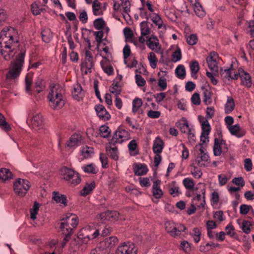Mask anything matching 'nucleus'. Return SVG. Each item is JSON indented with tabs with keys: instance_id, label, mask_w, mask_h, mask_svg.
<instances>
[{
	"instance_id": "obj_1",
	"label": "nucleus",
	"mask_w": 254,
	"mask_h": 254,
	"mask_svg": "<svg viewBox=\"0 0 254 254\" xmlns=\"http://www.w3.org/2000/svg\"><path fill=\"white\" fill-rule=\"evenodd\" d=\"M14 30L11 27L4 28L0 33V51L3 58L9 61L15 55L13 45L17 44L18 40H14L13 34Z\"/></svg>"
},
{
	"instance_id": "obj_2",
	"label": "nucleus",
	"mask_w": 254,
	"mask_h": 254,
	"mask_svg": "<svg viewBox=\"0 0 254 254\" xmlns=\"http://www.w3.org/2000/svg\"><path fill=\"white\" fill-rule=\"evenodd\" d=\"M61 220L62 222L58 223V225H59V229L64 235V239L62 242V246L63 248L71 239L74 229L78 224L79 219L76 215L67 213L65 217L61 219Z\"/></svg>"
},
{
	"instance_id": "obj_3",
	"label": "nucleus",
	"mask_w": 254,
	"mask_h": 254,
	"mask_svg": "<svg viewBox=\"0 0 254 254\" xmlns=\"http://www.w3.org/2000/svg\"><path fill=\"white\" fill-rule=\"evenodd\" d=\"M25 53V51L22 50L16 55L15 60L6 74L5 77L7 80L9 81L19 77L23 65Z\"/></svg>"
},
{
	"instance_id": "obj_4",
	"label": "nucleus",
	"mask_w": 254,
	"mask_h": 254,
	"mask_svg": "<svg viewBox=\"0 0 254 254\" xmlns=\"http://www.w3.org/2000/svg\"><path fill=\"white\" fill-rule=\"evenodd\" d=\"M50 107L55 110L62 108L64 105L62 90L59 85L55 86L51 88L48 95Z\"/></svg>"
},
{
	"instance_id": "obj_5",
	"label": "nucleus",
	"mask_w": 254,
	"mask_h": 254,
	"mask_svg": "<svg viewBox=\"0 0 254 254\" xmlns=\"http://www.w3.org/2000/svg\"><path fill=\"white\" fill-rule=\"evenodd\" d=\"M61 172L63 178L73 186L81 182L79 174L74 170L67 167H64L61 170Z\"/></svg>"
},
{
	"instance_id": "obj_6",
	"label": "nucleus",
	"mask_w": 254,
	"mask_h": 254,
	"mask_svg": "<svg viewBox=\"0 0 254 254\" xmlns=\"http://www.w3.org/2000/svg\"><path fill=\"white\" fill-rule=\"evenodd\" d=\"M165 228L166 232L174 238H181V234L185 232L187 228L182 224L176 225L173 221H167L165 223Z\"/></svg>"
},
{
	"instance_id": "obj_7",
	"label": "nucleus",
	"mask_w": 254,
	"mask_h": 254,
	"mask_svg": "<svg viewBox=\"0 0 254 254\" xmlns=\"http://www.w3.org/2000/svg\"><path fill=\"white\" fill-rule=\"evenodd\" d=\"M30 185V183L27 180L18 178L13 183V190L18 195L24 196L29 190Z\"/></svg>"
},
{
	"instance_id": "obj_8",
	"label": "nucleus",
	"mask_w": 254,
	"mask_h": 254,
	"mask_svg": "<svg viewBox=\"0 0 254 254\" xmlns=\"http://www.w3.org/2000/svg\"><path fill=\"white\" fill-rule=\"evenodd\" d=\"M129 138L130 133L122 127H120L114 133L109 144L115 146L117 143H122Z\"/></svg>"
},
{
	"instance_id": "obj_9",
	"label": "nucleus",
	"mask_w": 254,
	"mask_h": 254,
	"mask_svg": "<svg viewBox=\"0 0 254 254\" xmlns=\"http://www.w3.org/2000/svg\"><path fill=\"white\" fill-rule=\"evenodd\" d=\"M198 189L200 190L199 193H201L202 199H201V195L200 194H197L193 198L191 203L194 204V205L197 207L199 208L201 207L204 208L206 203L205 200V187L204 185L202 183L198 184L195 187V190Z\"/></svg>"
},
{
	"instance_id": "obj_10",
	"label": "nucleus",
	"mask_w": 254,
	"mask_h": 254,
	"mask_svg": "<svg viewBox=\"0 0 254 254\" xmlns=\"http://www.w3.org/2000/svg\"><path fill=\"white\" fill-rule=\"evenodd\" d=\"M93 56L91 52L87 50L85 52L84 62L81 64V70L84 72L85 74L92 72V68L93 67Z\"/></svg>"
},
{
	"instance_id": "obj_11",
	"label": "nucleus",
	"mask_w": 254,
	"mask_h": 254,
	"mask_svg": "<svg viewBox=\"0 0 254 254\" xmlns=\"http://www.w3.org/2000/svg\"><path fill=\"white\" fill-rule=\"evenodd\" d=\"M134 245L130 243L121 244L116 251V254H136Z\"/></svg>"
},
{
	"instance_id": "obj_12",
	"label": "nucleus",
	"mask_w": 254,
	"mask_h": 254,
	"mask_svg": "<svg viewBox=\"0 0 254 254\" xmlns=\"http://www.w3.org/2000/svg\"><path fill=\"white\" fill-rule=\"evenodd\" d=\"M122 75L118 74L116 78L113 80L112 86L110 87V91L115 96H119L121 94L122 89V84L121 81L122 80Z\"/></svg>"
},
{
	"instance_id": "obj_13",
	"label": "nucleus",
	"mask_w": 254,
	"mask_h": 254,
	"mask_svg": "<svg viewBox=\"0 0 254 254\" xmlns=\"http://www.w3.org/2000/svg\"><path fill=\"white\" fill-rule=\"evenodd\" d=\"M95 110L98 117L100 120L104 121H108L111 118V115L107 112L106 108L102 105H96Z\"/></svg>"
},
{
	"instance_id": "obj_14",
	"label": "nucleus",
	"mask_w": 254,
	"mask_h": 254,
	"mask_svg": "<svg viewBox=\"0 0 254 254\" xmlns=\"http://www.w3.org/2000/svg\"><path fill=\"white\" fill-rule=\"evenodd\" d=\"M118 242V239L116 237L112 236L108 238L105 239V240L101 242L100 244V248H103V249H105L108 251V250H110L113 248Z\"/></svg>"
},
{
	"instance_id": "obj_15",
	"label": "nucleus",
	"mask_w": 254,
	"mask_h": 254,
	"mask_svg": "<svg viewBox=\"0 0 254 254\" xmlns=\"http://www.w3.org/2000/svg\"><path fill=\"white\" fill-rule=\"evenodd\" d=\"M201 89L203 91V102L206 105H210L212 103L211 97L212 96V92L210 90V88L209 86H202Z\"/></svg>"
},
{
	"instance_id": "obj_16",
	"label": "nucleus",
	"mask_w": 254,
	"mask_h": 254,
	"mask_svg": "<svg viewBox=\"0 0 254 254\" xmlns=\"http://www.w3.org/2000/svg\"><path fill=\"white\" fill-rule=\"evenodd\" d=\"M88 230L89 228L86 226L81 229L77 234V238L83 244H87L91 239L89 233L90 230Z\"/></svg>"
},
{
	"instance_id": "obj_17",
	"label": "nucleus",
	"mask_w": 254,
	"mask_h": 254,
	"mask_svg": "<svg viewBox=\"0 0 254 254\" xmlns=\"http://www.w3.org/2000/svg\"><path fill=\"white\" fill-rule=\"evenodd\" d=\"M31 125L33 128L36 130L43 127V120L40 113H37L32 117Z\"/></svg>"
},
{
	"instance_id": "obj_18",
	"label": "nucleus",
	"mask_w": 254,
	"mask_h": 254,
	"mask_svg": "<svg viewBox=\"0 0 254 254\" xmlns=\"http://www.w3.org/2000/svg\"><path fill=\"white\" fill-rule=\"evenodd\" d=\"M82 140L81 135L79 134L75 133L70 136L69 140L66 142V145L70 147L77 146L80 145Z\"/></svg>"
},
{
	"instance_id": "obj_19",
	"label": "nucleus",
	"mask_w": 254,
	"mask_h": 254,
	"mask_svg": "<svg viewBox=\"0 0 254 254\" xmlns=\"http://www.w3.org/2000/svg\"><path fill=\"white\" fill-rule=\"evenodd\" d=\"M160 184L161 181L159 180L153 182L152 191L153 195L155 198H160L163 194V191L160 189Z\"/></svg>"
},
{
	"instance_id": "obj_20",
	"label": "nucleus",
	"mask_w": 254,
	"mask_h": 254,
	"mask_svg": "<svg viewBox=\"0 0 254 254\" xmlns=\"http://www.w3.org/2000/svg\"><path fill=\"white\" fill-rule=\"evenodd\" d=\"M72 95L73 98L78 101L82 99L84 96V93L80 84L77 83L73 86V90L72 91Z\"/></svg>"
},
{
	"instance_id": "obj_21",
	"label": "nucleus",
	"mask_w": 254,
	"mask_h": 254,
	"mask_svg": "<svg viewBox=\"0 0 254 254\" xmlns=\"http://www.w3.org/2000/svg\"><path fill=\"white\" fill-rule=\"evenodd\" d=\"M164 143L163 141L159 137H157L153 142V151L155 154H160L162 152L164 148Z\"/></svg>"
},
{
	"instance_id": "obj_22",
	"label": "nucleus",
	"mask_w": 254,
	"mask_h": 254,
	"mask_svg": "<svg viewBox=\"0 0 254 254\" xmlns=\"http://www.w3.org/2000/svg\"><path fill=\"white\" fill-rule=\"evenodd\" d=\"M242 84L247 88H250L253 84V81L250 75L245 71H243L240 75Z\"/></svg>"
},
{
	"instance_id": "obj_23",
	"label": "nucleus",
	"mask_w": 254,
	"mask_h": 254,
	"mask_svg": "<svg viewBox=\"0 0 254 254\" xmlns=\"http://www.w3.org/2000/svg\"><path fill=\"white\" fill-rule=\"evenodd\" d=\"M53 199L58 203H61L64 206H67V197L64 194L60 193L59 191H53Z\"/></svg>"
},
{
	"instance_id": "obj_24",
	"label": "nucleus",
	"mask_w": 254,
	"mask_h": 254,
	"mask_svg": "<svg viewBox=\"0 0 254 254\" xmlns=\"http://www.w3.org/2000/svg\"><path fill=\"white\" fill-rule=\"evenodd\" d=\"M228 128L231 134L237 136V137H241L245 134V132L241 129L239 124L230 126L228 127Z\"/></svg>"
},
{
	"instance_id": "obj_25",
	"label": "nucleus",
	"mask_w": 254,
	"mask_h": 254,
	"mask_svg": "<svg viewBox=\"0 0 254 254\" xmlns=\"http://www.w3.org/2000/svg\"><path fill=\"white\" fill-rule=\"evenodd\" d=\"M13 179V174L8 169H0V181L5 182L6 181Z\"/></svg>"
},
{
	"instance_id": "obj_26",
	"label": "nucleus",
	"mask_w": 254,
	"mask_h": 254,
	"mask_svg": "<svg viewBox=\"0 0 254 254\" xmlns=\"http://www.w3.org/2000/svg\"><path fill=\"white\" fill-rule=\"evenodd\" d=\"M221 146L219 137L218 136L215 137L213 146V153L215 156H220L223 152V148Z\"/></svg>"
},
{
	"instance_id": "obj_27",
	"label": "nucleus",
	"mask_w": 254,
	"mask_h": 254,
	"mask_svg": "<svg viewBox=\"0 0 254 254\" xmlns=\"http://www.w3.org/2000/svg\"><path fill=\"white\" fill-rule=\"evenodd\" d=\"M148 169L144 164H139L134 169V174L136 176H142L146 174Z\"/></svg>"
},
{
	"instance_id": "obj_28",
	"label": "nucleus",
	"mask_w": 254,
	"mask_h": 254,
	"mask_svg": "<svg viewBox=\"0 0 254 254\" xmlns=\"http://www.w3.org/2000/svg\"><path fill=\"white\" fill-rule=\"evenodd\" d=\"M235 102L231 96L228 97L227 102L225 105V113L227 114L231 113L235 108Z\"/></svg>"
},
{
	"instance_id": "obj_29",
	"label": "nucleus",
	"mask_w": 254,
	"mask_h": 254,
	"mask_svg": "<svg viewBox=\"0 0 254 254\" xmlns=\"http://www.w3.org/2000/svg\"><path fill=\"white\" fill-rule=\"evenodd\" d=\"M43 41L47 43H49L53 39V33L49 29H45L41 32Z\"/></svg>"
},
{
	"instance_id": "obj_30",
	"label": "nucleus",
	"mask_w": 254,
	"mask_h": 254,
	"mask_svg": "<svg viewBox=\"0 0 254 254\" xmlns=\"http://www.w3.org/2000/svg\"><path fill=\"white\" fill-rule=\"evenodd\" d=\"M182 121L184 122L183 123L177 122L176 123V126L180 128L182 132L186 133L189 130V129H190V128L189 127L188 121L186 118L183 117L182 118Z\"/></svg>"
},
{
	"instance_id": "obj_31",
	"label": "nucleus",
	"mask_w": 254,
	"mask_h": 254,
	"mask_svg": "<svg viewBox=\"0 0 254 254\" xmlns=\"http://www.w3.org/2000/svg\"><path fill=\"white\" fill-rule=\"evenodd\" d=\"M110 145V147L106 146V151L111 158L117 160L119 159L118 148L116 147H112Z\"/></svg>"
},
{
	"instance_id": "obj_32",
	"label": "nucleus",
	"mask_w": 254,
	"mask_h": 254,
	"mask_svg": "<svg viewBox=\"0 0 254 254\" xmlns=\"http://www.w3.org/2000/svg\"><path fill=\"white\" fill-rule=\"evenodd\" d=\"M190 67L191 70V75L192 77L196 78V74L199 70L198 62L195 60L191 62Z\"/></svg>"
},
{
	"instance_id": "obj_33",
	"label": "nucleus",
	"mask_w": 254,
	"mask_h": 254,
	"mask_svg": "<svg viewBox=\"0 0 254 254\" xmlns=\"http://www.w3.org/2000/svg\"><path fill=\"white\" fill-rule=\"evenodd\" d=\"M95 188V183L93 182L90 184H87L83 189L81 190L80 194L82 196H86L91 192Z\"/></svg>"
},
{
	"instance_id": "obj_34",
	"label": "nucleus",
	"mask_w": 254,
	"mask_h": 254,
	"mask_svg": "<svg viewBox=\"0 0 254 254\" xmlns=\"http://www.w3.org/2000/svg\"><path fill=\"white\" fill-rule=\"evenodd\" d=\"M151 20L156 25L158 26V29H161L162 27L166 28V26L163 24V21L158 14H153Z\"/></svg>"
},
{
	"instance_id": "obj_35",
	"label": "nucleus",
	"mask_w": 254,
	"mask_h": 254,
	"mask_svg": "<svg viewBox=\"0 0 254 254\" xmlns=\"http://www.w3.org/2000/svg\"><path fill=\"white\" fill-rule=\"evenodd\" d=\"M175 73L178 78L183 79L186 76V69L183 65H179L175 69Z\"/></svg>"
},
{
	"instance_id": "obj_36",
	"label": "nucleus",
	"mask_w": 254,
	"mask_h": 254,
	"mask_svg": "<svg viewBox=\"0 0 254 254\" xmlns=\"http://www.w3.org/2000/svg\"><path fill=\"white\" fill-rule=\"evenodd\" d=\"M93 12L95 15H102L103 13L100 11L101 3L98 0H94L92 4Z\"/></svg>"
},
{
	"instance_id": "obj_37",
	"label": "nucleus",
	"mask_w": 254,
	"mask_h": 254,
	"mask_svg": "<svg viewBox=\"0 0 254 254\" xmlns=\"http://www.w3.org/2000/svg\"><path fill=\"white\" fill-rule=\"evenodd\" d=\"M202 132L201 138L204 136V134L208 135L210 132L211 127L207 119H205L201 125Z\"/></svg>"
},
{
	"instance_id": "obj_38",
	"label": "nucleus",
	"mask_w": 254,
	"mask_h": 254,
	"mask_svg": "<svg viewBox=\"0 0 254 254\" xmlns=\"http://www.w3.org/2000/svg\"><path fill=\"white\" fill-rule=\"evenodd\" d=\"M106 61H101L100 62V64L103 71L108 75H113L114 74V68L113 66L111 65L106 66Z\"/></svg>"
},
{
	"instance_id": "obj_39",
	"label": "nucleus",
	"mask_w": 254,
	"mask_h": 254,
	"mask_svg": "<svg viewBox=\"0 0 254 254\" xmlns=\"http://www.w3.org/2000/svg\"><path fill=\"white\" fill-rule=\"evenodd\" d=\"M142 105V101L138 98H135L132 101V111L135 114Z\"/></svg>"
},
{
	"instance_id": "obj_40",
	"label": "nucleus",
	"mask_w": 254,
	"mask_h": 254,
	"mask_svg": "<svg viewBox=\"0 0 254 254\" xmlns=\"http://www.w3.org/2000/svg\"><path fill=\"white\" fill-rule=\"evenodd\" d=\"M193 7L194 11L198 17H203L205 15V11L203 10V7L199 2L194 4Z\"/></svg>"
},
{
	"instance_id": "obj_41",
	"label": "nucleus",
	"mask_w": 254,
	"mask_h": 254,
	"mask_svg": "<svg viewBox=\"0 0 254 254\" xmlns=\"http://www.w3.org/2000/svg\"><path fill=\"white\" fill-rule=\"evenodd\" d=\"M183 184L187 189L192 190H195V188H194V183L191 178H187L184 179L183 181Z\"/></svg>"
},
{
	"instance_id": "obj_42",
	"label": "nucleus",
	"mask_w": 254,
	"mask_h": 254,
	"mask_svg": "<svg viewBox=\"0 0 254 254\" xmlns=\"http://www.w3.org/2000/svg\"><path fill=\"white\" fill-rule=\"evenodd\" d=\"M148 60L149 62L150 66L152 68H155L157 66L158 60L155 54L153 52H150L148 57Z\"/></svg>"
},
{
	"instance_id": "obj_43",
	"label": "nucleus",
	"mask_w": 254,
	"mask_h": 254,
	"mask_svg": "<svg viewBox=\"0 0 254 254\" xmlns=\"http://www.w3.org/2000/svg\"><path fill=\"white\" fill-rule=\"evenodd\" d=\"M147 21H143L140 24L141 29V35L142 36H146L149 34L150 30L147 25Z\"/></svg>"
},
{
	"instance_id": "obj_44",
	"label": "nucleus",
	"mask_w": 254,
	"mask_h": 254,
	"mask_svg": "<svg viewBox=\"0 0 254 254\" xmlns=\"http://www.w3.org/2000/svg\"><path fill=\"white\" fill-rule=\"evenodd\" d=\"M36 90L38 93L42 91L45 88V82L42 78H38L35 82Z\"/></svg>"
},
{
	"instance_id": "obj_45",
	"label": "nucleus",
	"mask_w": 254,
	"mask_h": 254,
	"mask_svg": "<svg viewBox=\"0 0 254 254\" xmlns=\"http://www.w3.org/2000/svg\"><path fill=\"white\" fill-rule=\"evenodd\" d=\"M82 169L84 172L87 173H92L95 174H96L98 171L93 164H90L86 166H82Z\"/></svg>"
},
{
	"instance_id": "obj_46",
	"label": "nucleus",
	"mask_w": 254,
	"mask_h": 254,
	"mask_svg": "<svg viewBox=\"0 0 254 254\" xmlns=\"http://www.w3.org/2000/svg\"><path fill=\"white\" fill-rule=\"evenodd\" d=\"M93 25L96 29L100 30L105 26V22L103 18H98L94 21Z\"/></svg>"
},
{
	"instance_id": "obj_47",
	"label": "nucleus",
	"mask_w": 254,
	"mask_h": 254,
	"mask_svg": "<svg viewBox=\"0 0 254 254\" xmlns=\"http://www.w3.org/2000/svg\"><path fill=\"white\" fill-rule=\"evenodd\" d=\"M100 135L104 138H107L110 133L111 130L109 127L107 126H102L99 129Z\"/></svg>"
},
{
	"instance_id": "obj_48",
	"label": "nucleus",
	"mask_w": 254,
	"mask_h": 254,
	"mask_svg": "<svg viewBox=\"0 0 254 254\" xmlns=\"http://www.w3.org/2000/svg\"><path fill=\"white\" fill-rule=\"evenodd\" d=\"M187 42L190 45H194L197 43L198 38L196 34H190L189 36H186Z\"/></svg>"
},
{
	"instance_id": "obj_49",
	"label": "nucleus",
	"mask_w": 254,
	"mask_h": 254,
	"mask_svg": "<svg viewBox=\"0 0 254 254\" xmlns=\"http://www.w3.org/2000/svg\"><path fill=\"white\" fill-rule=\"evenodd\" d=\"M217 136L220 138V144H221V147L223 148V152L226 153L228 151V147L225 140L223 139L222 133L220 130H217Z\"/></svg>"
},
{
	"instance_id": "obj_50",
	"label": "nucleus",
	"mask_w": 254,
	"mask_h": 254,
	"mask_svg": "<svg viewBox=\"0 0 254 254\" xmlns=\"http://www.w3.org/2000/svg\"><path fill=\"white\" fill-rule=\"evenodd\" d=\"M40 204L37 201L35 202L33 208L30 210L31 218L32 220H35L36 218V215L38 214Z\"/></svg>"
},
{
	"instance_id": "obj_51",
	"label": "nucleus",
	"mask_w": 254,
	"mask_h": 254,
	"mask_svg": "<svg viewBox=\"0 0 254 254\" xmlns=\"http://www.w3.org/2000/svg\"><path fill=\"white\" fill-rule=\"evenodd\" d=\"M86 227L89 228V233L90 236H92L91 239L96 238L99 235V230L95 229L93 225H88Z\"/></svg>"
},
{
	"instance_id": "obj_52",
	"label": "nucleus",
	"mask_w": 254,
	"mask_h": 254,
	"mask_svg": "<svg viewBox=\"0 0 254 254\" xmlns=\"http://www.w3.org/2000/svg\"><path fill=\"white\" fill-rule=\"evenodd\" d=\"M251 226L252 224L250 221L244 220L242 223L241 228L245 233L249 234L251 231Z\"/></svg>"
},
{
	"instance_id": "obj_53",
	"label": "nucleus",
	"mask_w": 254,
	"mask_h": 254,
	"mask_svg": "<svg viewBox=\"0 0 254 254\" xmlns=\"http://www.w3.org/2000/svg\"><path fill=\"white\" fill-rule=\"evenodd\" d=\"M207 63L209 69L212 72H214L215 75H218V67L217 66V63L216 61L208 62Z\"/></svg>"
},
{
	"instance_id": "obj_54",
	"label": "nucleus",
	"mask_w": 254,
	"mask_h": 254,
	"mask_svg": "<svg viewBox=\"0 0 254 254\" xmlns=\"http://www.w3.org/2000/svg\"><path fill=\"white\" fill-rule=\"evenodd\" d=\"M191 167H193V169L191 170V173L193 176L195 178H200L202 175V173L200 170L198 169L197 167L193 165H190Z\"/></svg>"
},
{
	"instance_id": "obj_55",
	"label": "nucleus",
	"mask_w": 254,
	"mask_h": 254,
	"mask_svg": "<svg viewBox=\"0 0 254 254\" xmlns=\"http://www.w3.org/2000/svg\"><path fill=\"white\" fill-rule=\"evenodd\" d=\"M192 236L193 237L194 241L197 243L200 240L201 232L197 228H194L192 230Z\"/></svg>"
},
{
	"instance_id": "obj_56",
	"label": "nucleus",
	"mask_w": 254,
	"mask_h": 254,
	"mask_svg": "<svg viewBox=\"0 0 254 254\" xmlns=\"http://www.w3.org/2000/svg\"><path fill=\"white\" fill-rule=\"evenodd\" d=\"M136 83L138 86L142 87L146 84L145 80L142 77L140 74H137L135 76Z\"/></svg>"
},
{
	"instance_id": "obj_57",
	"label": "nucleus",
	"mask_w": 254,
	"mask_h": 254,
	"mask_svg": "<svg viewBox=\"0 0 254 254\" xmlns=\"http://www.w3.org/2000/svg\"><path fill=\"white\" fill-rule=\"evenodd\" d=\"M231 67L227 69H223L221 68L220 69V73L222 78L229 79L231 76Z\"/></svg>"
},
{
	"instance_id": "obj_58",
	"label": "nucleus",
	"mask_w": 254,
	"mask_h": 254,
	"mask_svg": "<svg viewBox=\"0 0 254 254\" xmlns=\"http://www.w3.org/2000/svg\"><path fill=\"white\" fill-rule=\"evenodd\" d=\"M172 57L174 62L179 61L181 60L182 54L181 49L179 48H178L177 50L173 53Z\"/></svg>"
},
{
	"instance_id": "obj_59",
	"label": "nucleus",
	"mask_w": 254,
	"mask_h": 254,
	"mask_svg": "<svg viewBox=\"0 0 254 254\" xmlns=\"http://www.w3.org/2000/svg\"><path fill=\"white\" fill-rule=\"evenodd\" d=\"M25 90L26 92L29 93L31 90V85L32 83V78L31 76L27 75L25 78Z\"/></svg>"
},
{
	"instance_id": "obj_60",
	"label": "nucleus",
	"mask_w": 254,
	"mask_h": 254,
	"mask_svg": "<svg viewBox=\"0 0 254 254\" xmlns=\"http://www.w3.org/2000/svg\"><path fill=\"white\" fill-rule=\"evenodd\" d=\"M93 153V149L92 147L86 146L82 149V154L85 158H88Z\"/></svg>"
},
{
	"instance_id": "obj_61",
	"label": "nucleus",
	"mask_w": 254,
	"mask_h": 254,
	"mask_svg": "<svg viewBox=\"0 0 254 254\" xmlns=\"http://www.w3.org/2000/svg\"><path fill=\"white\" fill-rule=\"evenodd\" d=\"M251 209H252L251 205L242 204L240 207V213L242 215L247 214L251 210Z\"/></svg>"
},
{
	"instance_id": "obj_62",
	"label": "nucleus",
	"mask_w": 254,
	"mask_h": 254,
	"mask_svg": "<svg viewBox=\"0 0 254 254\" xmlns=\"http://www.w3.org/2000/svg\"><path fill=\"white\" fill-rule=\"evenodd\" d=\"M99 158L102 163V167L104 168H107L108 167V162L106 155L103 153H100Z\"/></svg>"
},
{
	"instance_id": "obj_63",
	"label": "nucleus",
	"mask_w": 254,
	"mask_h": 254,
	"mask_svg": "<svg viewBox=\"0 0 254 254\" xmlns=\"http://www.w3.org/2000/svg\"><path fill=\"white\" fill-rule=\"evenodd\" d=\"M191 101L195 105H199L200 104V98L198 93H194L191 97Z\"/></svg>"
},
{
	"instance_id": "obj_64",
	"label": "nucleus",
	"mask_w": 254,
	"mask_h": 254,
	"mask_svg": "<svg viewBox=\"0 0 254 254\" xmlns=\"http://www.w3.org/2000/svg\"><path fill=\"white\" fill-rule=\"evenodd\" d=\"M213 218L214 219L218 220L220 222L225 220L223 212L221 210L216 211L213 214Z\"/></svg>"
}]
</instances>
